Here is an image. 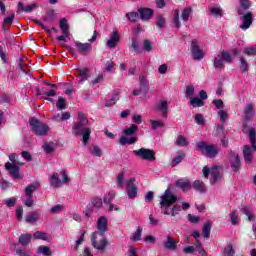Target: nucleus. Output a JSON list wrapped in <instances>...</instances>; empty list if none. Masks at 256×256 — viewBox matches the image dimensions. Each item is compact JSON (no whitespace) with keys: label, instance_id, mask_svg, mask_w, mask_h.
<instances>
[{"label":"nucleus","instance_id":"obj_24","mask_svg":"<svg viewBox=\"0 0 256 256\" xmlns=\"http://www.w3.org/2000/svg\"><path fill=\"white\" fill-rule=\"evenodd\" d=\"M41 187V184L39 182H34L30 185H28L25 189L26 197H33V193L37 191Z\"/></svg>","mask_w":256,"mask_h":256},{"label":"nucleus","instance_id":"obj_11","mask_svg":"<svg viewBox=\"0 0 256 256\" xmlns=\"http://www.w3.org/2000/svg\"><path fill=\"white\" fill-rule=\"evenodd\" d=\"M133 154L144 161H155V151L147 148H140L138 150H134Z\"/></svg>","mask_w":256,"mask_h":256},{"label":"nucleus","instance_id":"obj_28","mask_svg":"<svg viewBox=\"0 0 256 256\" xmlns=\"http://www.w3.org/2000/svg\"><path fill=\"white\" fill-rule=\"evenodd\" d=\"M37 4L33 3L28 6H24L21 2L18 3L19 11H24V13H31V11H35Z\"/></svg>","mask_w":256,"mask_h":256},{"label":"nucleus","instance_id":"obj_19","mask_svg":"<svg viewBox=\"0 0 256 256\" xmlns=\"http://www.w3.org/2000/svg\"><path fill=\"white\" fill-rule=\"evenodd\" d=\"M230 163H231V167H232L233 171H235V173H237V171H239V169L241 167V160L239 159V154L232 152L231 157H230Z\"/></svg>","mask_w":256,"mask_h":256},{"label":"nucleus","instance_id":"obj_44","mask_svg":"<svg viewBox=\"0 0 256 256\" xmlns=\"http://www.w3.org/2000/svg\"><path fill=\"white\" fill-rule=\"evenodd\" d=\"M176 145L179 147H187V145H189V141L185 138V136L180 135L176 139Z\"/></svg>","mask_w":256,"mask_h":256},{"label":"nucleus","instance_id":"obj_33","mask_svg":"<svg viewBox=\"0 0 256 256\" xmlns=\"http://www.w3.org/2000/svg\"><path fill=\"white\" fill-rule=\"evenodd\" d=\"M60 29L66 37H69V24L67 23V19L63 18L60 20Z\"/></svg>","mask_w":256,"mask_h":256},{"label":"nucleus","instance_id":"obj_34","mask_svg":"<svg viewBox=\"0 0 256 256\" xmlns=\"http://www.w3.org/2000/svg\"><path fill=\"white\" fill-rule=\"evenodd\" d=\"M33 237L34 239H41L42 241H49V239H51V235L41 231L35 232Z\"/></svg>","mask_w":256,"mask_h":256},{"label":"nucleus","instance_id":"obj_36","mask_svg":"<svg viewBox=\"0 0 256 256\" xmlns=\"http://www.w3.org/2000/svg\"><path fill=\"white\" fill-rule=\"evenodd\" d=\"M150 124L153 131L165 127V122L163 120H150Z\"/></svg>","mask_w":256,"mask_h":256},{"label":"nucleus","instance_id":"obj_8","mask_svg":"<svg viewBox=\"0 0 256 256\" xmlns=\"http://www.w3.org/2000/svg\"><path fill=\"white\" fill-rule=\"evenodd\" d=\"M91 241L94 249H97L98 251L105 250V247L109 245V242L105 238L104 234H100V233H93Z\"/></svg>","mask_w":256,"mask_h":256},{"label":"nucleus","instance_id":"obj_43","mask_svg":"<svg viewBox=\"0 0 256 256\" xmlns=\"http://www.w3.org/2000/svg\"><path fill=\"white\" fill-rule=\"evenodd\" d=\"M190 105H192V107L194 108L203 107V105H205V102H203V100H201L200 98L194 97L190 98Z\"/></svg>","mask_w":256,"mask_h":256},{"label":"nucleus","instance_id":"obj_48","mask_svg":"<svg viewBox=\"0 0 256 256\" xmlns=\"http://www.w3.org/2000/svg\"><path fill=\"white\" fill-rule=\"evenodd\" d=\"M210 13L214 17H223V9H221V7H212V8H210Z\"/></svg>","mask_w":256,"mask_h":256},{"label":"nucleus","instance_id":"obj_63","mask_svg":"<svg viewBox=\"0 0 256 256\" xmlns=\"http://www.w3.org/2000/svg\"><path fill=\"white\" fill-rule=\"evenodd\" d=\"M91 153L94 155V157H101V155H103V151L101 148H99V146H94L91 150Z\"/></svg>","mask_w":256,"mask_h":256},{"label":"nucleus","instance_id":"obj_46","mask_svg":"<svg viewBox=\"0 0 256 256\" xmlns=\"http://www.w3.org/2000/svg\"><path fill=\"white\" fill-rule=\"evenodd\" d=\"M185 95H186L187 99H193L195 96V87L193 85L187 86Z\"/></svg>","mask_w":256,"mask_h":256},{"label":"nucleus","instance_id":"obj_41","mask_svg":"<svg viewBox=\"0 0 256 256\" xmlns=\"http://www.w3.org/2000/svg\"><path fill=\"white\" fill-rule=\"evenodd\" d=\"M127 180H125V176L123 174H118L116 177V185L119 189H123L125 187Z\"/></svg>","mask_w":256,"mask_h":256},{"label":"nucleus","instance_id":"obj_2","mask_svg":"<svg viewBox=\"0 0 256 256\" xmlns=\"http://www.w3.org/2000/svg\"><path fill=\"white\" fill-rule=\"evenodd\" d=\"M87 125H89L87 116L83 112L78 113V121L74 123L72 133L73 135H82L84 145H87L89 137H91V128Z\"/></svg>","mask_w":256,"mask_h":256},{"label":"nucleus","instance_id":"obj_54","mask_svg":"<svg viewBox=\"0 0 256 256\" xmlns=\"http://www.w3.org/2000/svg\"><path fill=\"white\" fill-rule=\"evenodd\" d=\"M212 104L214 105V107H216V109H219V111L225 109V103L221 99L213 100Z\"/></svg>","mask_w":256,"mask_h":256},{"label":"nucleus","instance_id":"obj_42","mask_svg":"<svg viewBox=\"0 0 256 256\" xmlns=\"http://www.w3.org/2000/svg\"><path fill=\"white\" fill-rule=\"evenodd\" d=\"M38 255L51 256V249L47 246H39L37 249Z\"/></svg>","mask_w":256,"mask_h":256},{"label":"nucleus","instance_id":"obj_60","mask_svg":"<svg viewBox=\"0 0 256 256\" xmlns=\"http://www.w3.org/2000/svg\"><path fill=\"white\" fill-rule=\"evenodd\" d=\"M156 25L157 27H165V17H163V15H157L156 16Z\"/></svg>","mask_w":256,"mask_h":256},{"label":"nucleus","instance_id":"obj_17","mask_svg":"<svg viewBox=\"0 0 256 256\" xmlns=\"http://www.w3.org/2000/svg\"><path fill=\"white\" fill-rule=\"evenodd\" d=\"M156 111H160L162 113V117H167V113H169V102L167 100H160L156 106Z\"/></svg>","mask_w":256,"mask_h":256},{"label":"nucleus","instance_id":"obj_1","mask_svg":"<svg viewBox=\"0 0 256 256\" xmlns=\"http://www.w3.org/2000/svg\"><path fill=\"white\" fill-rule=\"evenodd\" d=\"M160 199V205L163 209L164 215H172V217H175L176 215H179V213H181V205L175 204L177 203V196L171 193V187H168L165 190L164 194L160 197Z\"/></svg>","mask_w":256,"mask_h":256},{"label":"nucleus","instance_id":"obj_53","mask_svg":"<svg viewBox=\"0 0 256 256\" xmlns=\"http://www.w3.org/2000/svg\"><path fill=\"white\" fill-rule=\"evenodd\" d=\"M119 101V95L115 94L111 99L106 100L105 107H113Z\"/></svg>","mask_w":256,"mask_h":256},{"label":"nucleus","instance_id":"obj_7","mask_svg":"<svg viewBox=\"0 0 256 256\" xmlns=\"http://www.w3.org/2000/svg\"><path fill=\"white\" fill-rule=\"evenodd\" d=\"M136 182L137 179L135 178H129L125 181L128 199H136L139 195V186H137Z\"/></svg>","mask_w":256,"mask_h":256},{"label":"nucleus","instance_id":"obj_31","mask_svg":"<svg viewBox=\"0 0 256 256\" xmlns=\"http://www.w3.org/2000/svg\"><path fill=\"white\" fill-rule=\"evenodd\" d=\"M183 159H185V153L183 151L177 152L176 156L172 159V166L177 167Z\"/></svg>","mask_w":256,"mask_h":256},{"label":"nucleus","instance_id":"obj_40","mask_svg":"<svg viewBox=\"0 0 256 256\" xmlns=\"http://www.w3.org/2000/svg\"><path fill=\"white\" fill-rule=\"evenodd\" d=\"M202 233L206 239H209V236L211 235V222L210 221H208L204 224Z\"/></svg>","mask_w":256,"mask_h":256},{"label":"nucleus","instance_id":"obj_5","mask_svg":"<svg viewBox=\"0 0 256 256\" xmlns=\"http://www.w3.org/2000/svg\"><path fill=\"white\" fill-rule=\"evenodd\" d=\"M221 171H222V168L219 166H214L212 168L205 166L202 170V173L205 179H209L210 177L211 185H215V183H217V181L221 179Z\"/></svg>","mask_w":256,"mask_h":256},{"label":"nucleus","instance_id":"obj_39","mask_svg":"<svg viewBox=\"0 0 256 256\" xmlns=\"http://www.w3.org/2000/svg\"><path fill=\"white\" fill-rule=\"evenodd\" d=\"M56 147H57V144L53 142H47L43 145V149L45 153H53Z\"/></svg>","mask_w":256,"mask_h":256},{"label":"nucleus","instance_id":"obj_25","mask_svg":"<svg viewBox=\"0 0 256 256\" xmlns=\"http://www.w3.org/2000/svg\"><path fill=\"white\" fill-rule=\"evenodd\" d=\"M26 223H37L39 219H41V213L40 212H30L25 217Z\"/></svg>","mask_w":256,"mask_h":256},{"label":"nucleus","instance_id":"obj_35","mask_svg":"<svg viewBox=\"0 0 256 256\" xmlns=\"http://www.w3.org/2000/svg\"><path fill=\"white\" fill-rule=\"evenodd\" d=\"M194 250L196 249L197 253L201 256H207V251H205V248H203V244H201V241L197 240L194 244Z\"/></svg>","mask_w":256,"mask_h":256},{"label":"nucleus","instance_id":"obj_29","mask_svg":"<svg viewBox=\"0 0 256 256\" xmlns=\"http://www.w3.org/2000/svg\"><path fill=\"white\" fill-rule=\"evenodd\" d=\"M164 247L169 249V251H175V249H177V244L171 236H167V241L164 243Z\"/></svg>","mask_w":256,"mask_h":256},{"label":"nucleus","instance_id":"obj_50","mask_svg":"<svg viewBox=\"0 0 256 256\" xmlns=\"http://www.w3.org/2000/svg\"><path fill=\"white\" fill-rule=\"evenodd\" d=\"M235 255V249L233 245H227L223 250V256H233Z\"/></svg>","mask_w":256,"mask_h":256},{"label":"nucleus","instance_id":"obj_12","mask_svg":"<svg viewBox=\"0 0 256 256\" xmlns=\"http://www.w3.org/2000/svg\"><path fill=\"white\" fill-rule=\"evenodd\" d=\"M224 63H231V54L226 51H223L221 54H218L214 59V67L216 69H223Z\"/></svg>","mask_w":256,"mask_h":256},{"label":"nucleus","instance_id":"obj_51","mask_svg":"<svg viewBox=\"0 0 256 256\" xmlns=\"http://www.w3.org/2000/svg\"><path fill=\"white\" fill-rule=\"evenodd\" d=\"M242 213H244V215H246L250 221L255 219V215L251 214V209L248 206L242 207Z\"/></svg>","mask_w":256,"mask_h":256},{"label":"nucleus","instance_id":"obj_47","mask_svg":"<svg viewBox=\"0 0 256 256\" xmlns=\"http://www.w3.org/2000/svg\"><path fill=\"white\" fill-rule=\"evenodd\" d=\"M139 81L142 89H149V80L146 75H141L139 77Z\"/></svg>","mask_w":256,"mask_h":256},{"label":"nucleus","instance_id":"obj_16","mask_svg":"<svg viewBox=\"0 0 256 256\" xmlns=\"http://www.w3.org/2000/svg\"><path fill=\"white\" fill-rule=\"evenodd\" d=\"M97 231L94 233H99L100 235H105L107 232V217L102 216L98 219L96 223Z\"/></svg>","mask_w":256,"mask_h":256},{"label":"nucleus","instance_id":"obj_22","mask_svg":"<svg viewBox=\"0 0 256 256\" xmlns=\"http://www.w3.org/2000/svg\"><path fill=\"white\" fill-rule=\"evenodd\" d=\"M89 77H90V75H89L88 68H82V69L78 70L77 79H78L79 85L83 84L84 81H87V79H89Z\"/></svg>","mask_w":256,"mask_h":256},{"label":"nucleus","instance_id":"obj_15","mask_svg":"<svg viewBox=\"0 0 256 256\" xmlns=\"http://www.w3.org/2000/svg\"><path fill=\"white\" fill-rule=\"evenodd\" d=\"M117 43H119V32L115 30L110 34L109 38L106 39V45L109 49H115Z\"/></svg>","mask_w":256,"mask_h":256},{"label":"nucleus","instance_id":"obj_20","mask_svg":"<svg viewBox=\"0 0 256 256\" xmlns=\"http://www.w3.org/2000/svg\"><path fill=\"white\" fill-rule=\"evenodd\" d=\"M138 11L142 21H149V19H151L155 14V11H153V9L150 8H140Z\"/></svg>","mask_w":256,"mask_h":256},{"label":"nucleus","instance_id":"obj_49","mask_svg":"<svg viewBox=\"0 0 256 256\" xmlns=\"http://www.w3.org/2000/svg\"><path fill=\"white\" fill-rule=\"evenodd\" d=\"M142 49L143 51H146V53H151V51H153V42L144 40Z\"/></svg>","mask_w":256,"mask_h":256},{"label":"nucleus","instance_id":"obj_13","mask_svg":"<svg viewBox=\"0 0 256 256\" xmlns=\"http://www.w3.org/2000/svg\"><path fill=\"white\" fill-rule=\"evenodd\" d=\"M19 167H21L19 164H13L11 162L5 164L6 171L9 172L13 179H23V175L19 173Z\"/></svg>","mask_w":256,"mask_h":256},{"label":"nucleus","instance_id":"obj_58","mask_svg":"<svg viewBox=\"0 0 256 256\" xmlns=\"http://www.w3.org/2000/svg\"><path fill=\"white\" fill-rule=\"evenodd\" d=\"M230 221L232 225H237V223H239V214L237 213V211H233L230 214Z\"/></svg>","mask_w":256,"mask_h":256},{"label":"nucleus","instance_id":"obj_59","mask_svg":"<svg viewBox=\"0 0 256 256\" xmlns=\"http://www.w3.org/2000/svg\"><path fill=\"white\" fill-rule=\"evenodd\" d=\"M92 205L96 207V209H100V207H103V200L99 197H95L92 199Z\"/></svg>","mask_w":256,"mask_h":256},{"label":"nucleus","instance_id":"obj_56","mask_svg":"<svg viewBox=\"0 0 256 256\" xmlns=\"http://www.w3.org/2000/svg\"><path fill=\"white\" fill-rule=\"evenodd\" d=\"M103 79H105V76L103 74H98L91 82L90 85L93 87L99 83H102Z\"/></svg>","mask_w":256,"mask_h":256},{"label":"nucleus","instance_id":"obj_27","mask_svg":"<svg viewBox=\"0 0 256 256\" xmlns=\"http://www.w3.org/2000/svg\"><path fill=\"white\" fill-rule=\"evenodd\" d=\"M74 45L80 53H87V51L91 49V44L89 43H81L79 41H76L74 42Z\"/></svg>","mask_w":256,"mask_h":256},{"label":"nucleus","instance_id":"obj_52","mask_svg":"<svg viewBox=\"0 0 256 256\" xmlns=\"http://www.w3.org/2000/svg\"><path fill=\"white\" fill-rule=\"evenodd\" d=\"M218 117H220L221 123H225L229 117V113L225 109L219 110Z\"/></svg>","mask_w":256,"mask_h":256},{"label":"nucleus","instance_id":"obj_26","mask_svg":"<svg viewBox=\"0 0 256 256\" xmlns=\"http://www.w3.org/2000/svg\"><path fill=\"white\" fill-rule=\"evenodd\" d=\"M176 187L182 189V191H189L191 189V182L187 179H180L176 181Z\"/></svg>","mask_w":256,"mask_h":256},{"label":"nucleus","instance_id":"obj_32","mask_svg":"<svg viewBox=\"0 0 256 256\" xmlns=\"http://www.w3.org/2000/svg\"><path fill=\"white\" fill-rule=\"evenodd\" d=\"M139 126L137 124H132L130 127L124 129V135H129L130 137H135V133H137Z\"/></svg>","mask_w":256,"mask_h":256},{"label":"nucleus","instance_id":"obj_18","mask_svg":"<svg viewBox=\"0 0 256 256\" xmlns=\"http://www.w3.org/2000/svg\"><path fill=\"white\" fill-rule=\"evenodd\" d=\"M243 113L244 119H246V121H251V119L255 117V105L251 103L246 104Z\"/></svg>","mask_w":256,"mask_h":256},{"label":"nucleus","instance_id":"obj_6","mask_svg":"<svg viewBox=\"0 0 256 256\" xmlns=\"http://www.w3.org/2000/svg\"><path fill=\"white\" fill-rule=\"evenodd\" d=\"M60 177L62 180L59 179V173L52 174V176L49 178L50 185L52 187H63V185H66V183L71 181L65 170L60 171Z\"/></svg>","mask_w":256,"mask_h":256},{"label":"nucleus","instance_id":"obj_30","mask_svg":"<svg viewBox=\"0 0 256 256\" xmlns=\"http://www.w3.org/2000/svg\"><path fill=\"white\" fill-rule=\"evenodd\" d=\"M142 235H143V228L141 226H138L135 232L130 237V239L131 241H134V242L141 241Z\"/></svg>","mask_w":256,"mask_h":256},{"label":"nucleus","instance_id":"obj_10","mask_svg":"<svg viewBox=\"0 0 256 256\" xmlns=\"http://www.w3.org/2000/svg\"><path fill=\"white\" fill-rule=\"evenodd\" d=\"M199 45H200L199 40H197V39L192 40L190 51H191V55H192L193 59H195V61H201L207 53L204 49H201V47Z\"/></svg>","mask_w":256,"mask_h":256},{"label":"nucleus","instance_id":"obj_21","mask_svg":"<svg viewBox=\"0 0 256 256\" xmlns=\"http://www.w3.org/2000/svg\"><path fill=\"white\" fill-rule=\"evenodd\" d=\"M119 143L120 145H135V143H137V137L123 133L120 137Z\"/></svg>","mask_w":256,"mask_h":256},{"label":"nucleus","instance_id":"obj_23","mask_svg":"<svg viewBox=\"0 0 256 256\" xmlns=\"http://www.w3.org/2000/svg\"><path fill=\"white\" fill-rule=\"evenodd\" d=\"M192 187L195 191H198V193H207V186H205V182L201 180H195Z\"/></svg>","mask_w":256,"mask_h":256},{"label":"nucleus","instance_id":"obj_64","mask_svg":"<svg viewBox=\"0 0 256 256\" xmlns=\"http://www.w3.org/2000/svg\"><path fill=\"white\" fill-rule=\"evenodd\" d=\"M126 17L130 21L135 22L137 19H139V14L137 12H129L126 14Z\"/></svg>","mask_w":256,"mask_h":256},{"label":"nucleus","instance_id":"obj_37","mask_svg":"<svg viewBox=\"0 0 256 256\" xmlns=\"http://www.w3.org/2000/svg\"><path fill=\"white\" fill-rule=\"evenodd\" d=\"M193 13V9L191 7H186L182 10L181 19L182 21H189V17Z\"/></svg>","mask_w":256,"mask_h":256},{"label":"nucleus","instance_id":"obj_45","mask_svg":"<svg viewBox=\"0 0 256 256\" xmlns=\"http://www.w3.org/2000/svg\"><path fill=\"white\" fill-rule=\"evenodd\" d=\"M117 193L114 190H110L108 193L104 195V203H111L113 199H115V196Z\"/></svg>","mask_w":256,"mask_h":256},{"label":"nucleus","instance_id":"obj_14","mask_svg":"<svg viewBox=\"0 0 256 256\" xmlns=\"http://www.w3.org/2000/svg\"><path fill=\"white\" fill-rule=\"evenodd\" d=\"M240 19L242 21L240 29L247 31V29H249L253 23V14L251 12H247L242 17H240Z\"/></svg>","mask_w":256,"mask_h":256},{"label":"nucleus","instance_id":"obj_61","mask_svg":"<svg viewBox=\"0 0 256 256\" xmlns=\"http://www.w3.org/2000/svg\"><path fill=\"white\" fill-rule=\"evenodd\" d=\"M65 105H67V101L65 100V98L59 97L56 103L57 109H60V110L65 109Z\"/></svg>","mask_w":256,"mask_h":256},{"label":"nucleus","instance_id":"obj_38","mask_svg":"<svg viewBox=\"0 0 256 256\" xmlns=\"http://www.w3.org/2000/svg\"><path fill=\"white\" fill-rule=\"evenodd\" d=\"M32 238V234H22L19 238V242L21 243V245H29Z\"/></svg>","mask_w":256,"mask_h":256},{"label":"nucleus","instance_id":"obj_9","mask_svg":"<svg viewBox=\"0 0 256 256\" xmlns=\"http://www.w3.org/2000/svg\"><path fill=\"white\" fill-rule=\"evenodd\" d=\"M30 127L35 135H47L49 132V126L45 123L39 122V120L35 118L30 120Z\"/></svg>","mask_w":256,"mask_h":256},{"label":"nucleus","instance_id":"obj_3","mask_svg":"<svg viewBox=\"0 0 256 256\" xmlns=\"http://www.w3.org/2000/svg\"><path fill=\"white\" fill-rule=\"evenodd\" d=\"M250 143H252V148L249 145L244 146L243 149V155H244V161L246 163H252L253 161V153L256 152V132L255 129H250L248 133Z\"/></svg>","mask_w":256,"mask_h":256},{"label":"nucleus","instance_id":"obj_57","mask_svg":"<svg viewBox=\"0 0 256 256\" xmlns=\"http://www.w3.org/2000/svg\"><path fill=\"white\" fill-rule=\"evenodd\" d=\"M245 55H249L250 57L256 55V45L255 46H248L244 49Z\"/></svg>","mask_w":256,"mask_h":256},{"label":"nucleus","instance_id":"obj_62","mask_svg":"<svg viewBox=\"0 0 256 256\" xmlns=\"http://www.w3.org/2000/svg\"><path fill=\"white\" fill-rule=\"evenodd\" d=\"M128 256H139V249H137L135 246H130L127 251Z\"/></svg>","mask_w":256,"mask_h":256},{"label":"nucleus","instance_id":"obj_55","mask_svg":"<svg viewBox=\"0 0 256 256\" xmlns=\"http://www.w3.org/2000/svg\"><path fill=\"white\" fill-rule=\"evenodd\" d=\"M240 69L243 73H247V71H249V64H247V60H245V58H240Z\"/></svg>","mask_w":256,"mask_h":256},{"label":"nucleus","instance_id":"obj_4","mask_svg":"<svg viewBox=\"0 0 256 256\" xmlns=\"http://www.w3.org/2000/svg\"><path fill=\"white\" fill-rule=\"evenodd\" d=\"M196 146L202 155H205V157H209L210 159L217 157V154L219 153V148L216 145L207 142L200 141L196 143Z\"/></svg>","mask_w":256,"mask_h":256}]
</instances>
